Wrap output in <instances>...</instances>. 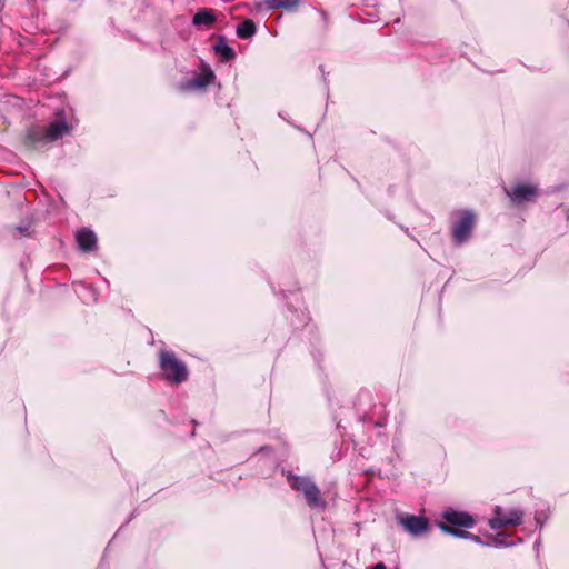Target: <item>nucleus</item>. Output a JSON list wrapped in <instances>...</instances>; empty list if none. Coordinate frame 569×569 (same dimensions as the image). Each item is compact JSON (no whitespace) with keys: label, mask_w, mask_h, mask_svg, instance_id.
<instances>
[{"label":"nucleus","mask_w":569,"mask_h":569,"mask_svg":"<svg viewBox=\"0 0 569 569\" xmlns=\"http://www.w3.org/2000/svg\"><path fill=\"white\" fill-rule=\"evenodd\" d=\"M303 496L307 500V505L310 508L326 507V501L321 497V492L315 482L309 486V488L303 492Z\"/></svg>","instance_id":"1a4fd4ad"},{"label":"nucleus","mask_w":569,"mask_h":569,"mask_svg":"<svg viewBox=\"0 0 569 569\" xmlns=\"http://www.w3.org/2000/svg\"><path fill=\"white\" fill-rule=\"evenodd\" d=\"M537 193V189L531 184H517L507 194L516 202L530 201Z\"/></svg>","instance_id":"0eeeda50"},{"label":"nucleus","mask_w":569,"mask_h":569,"mask_svg":"<svg viewBox=\"0 0 569 569\" xmlns=\"http://www.w3.org/2000/svg\"><path fill=\"white\" fill-rule=\"evenodd\" d=\"M17 230L23 236H29V226L28 227H17Z\"/></svg>","instance_id":"a211bd4d"},{"label":"nucleus","mask_w":569,"mask_h":569,"mask_svg":"<svg viewBox=\"0 0 569 569\" xmlns=\"http://www.w3.org/2000/svg\"><path fill=\"white\" fill-rule=\"evenodd\" d=\"M475 216H463L452 228V238L457 244L465 242L475 228Z\"/></svg>","instance_id":"20e7f679"},{"label":"nucleus","mask_w":569,"mask_h":569,"mask_svg":"<svg viewBox=\"0 0 569 569\" xmlns=\"http://www.w3.org/2000/svg\"><path fill=\"white\" fill-rule=\"evenodd\" d=\"M214 74L211 70H204L199 77L194 78L190 86L193 88H204L212 82Z\"/></svg>","instance_id":"4468645a"},{"label":"nucleus","mask_w":569,"mask_h":569,"mask_svg":"<svg viewBox=\"0 0 569 569\" xmlns=\"http://www.w3.org/2000/svg\"><path fill=\"white\" fill-rule=\"evenodd\" d=\"M257 31L256 24L252 20L248 19L237 27V36L241 39L251 38Z\"/></svg>","instance_id":"f8f14e48"},{"label":"nucleus","mask_w":569,"mask_h":569,"mask_svg":"<svg viewBox=\"0 0 569 569\" xmlns=\"http://www.w3.org/2000/svg\"><path fill=\"white\" fill-rule=\"evenodd\" d=\"M398 525L412 537H419L429 531L430 525L428 518L410 513H398L396 516Z\"/></svg>","instance_id":"7ed1b4c3"},{"label":"nucleus","mask_w":569,"mask_h":569,"mask_svg":"<svg viewBox=\"0 0 569 569\" xmlns=\"http://www.w3.org/2000/svg\"><path fill=\"white\" fill-rule=\"evenodd\" d=\"M288 481L293 490L301 491L302 493L313 483L311 479L302 476H290Z\"/></svg>","instance_id":"9b49d317"},{"label":"nucleus","mask_w":569,"mask_h":569,"mask_svg":"<svg viewBox=\"0 0 569 569\" xmlns=\"http://www.w3.org/2000/svg\"><path fill=\"white\" fill-rule=\"evenodd\" d=\"M441 517L442 520L438 522V527L443 533L451 535L460 539H471L475 542H480V538L478 536L466 530L476 525V520L470 513L449 508L442 512Z\"/></svg>","instance_id":"f257e3e1"},{"label":"nucleus","mask_w":569,"mask_h":569,"mask_svg":"<svg viewBox=\"0 0 569 569\" xmlns=\"http://www.w3.org/2000/svg\"><path fill=\"white\" fill-rule=\"evenodd\" d=\"M216 50H217V52H219L226 59H230V58L233 57L232 48H230L229 46H227L224 43L216 46Z\"/></svg>","instance_id":"f3484780"},{"label":"nucleus","mask_w":569,"mask_h":569,"mask_svg":"<svg viewBox=\"0 0 569 569\" xmlns=\"http://www.w3.org/2000/svg\"><path fill=\"white\" fill-rule=\"evenodd\" d=\"M523 513L519 510H512L509 513L502 512L503 521L507 526H518L522 522Z\"/></svg>","instance_id":"2eb2a0df"},{"label":"nucleus","mask_w":569,"mask_h":569,"mask_svg":"<svg viewBox=\"0 0 569 569\" xmlns=\"http://www.w3.org/2000/svg\"><path fill=\"white\" fill-rule=\"evenodd\" d=\"M74 238L80 251L88 253L97 249L98 238L90 228L82 227L78 229Z\"/></svg>","instance_id":"39448f33"},{"label":"nucleus","mask_w":569,"mask_h":569,"mask_svg":"<svg viewBox=\"0 0 569 569\" xmlns=\"http://www.w3.org/2000/svg\"><path fill=\"white\" fill-rule=\"evenodd\" d=\"M264 4L269 10L276 9H295L299 3L298 0H264Z\"/></svg>","instance_id":"ddd939ff"},{"label":"nucleus","mask_w":569,"mask_h":569,"mask_svg":"<svg viewBox=\"0 0 569 569\" xmlns=\"http://www.w3.org/2000/svg\"><path fill=\"white\" fill-rule=\"evenodd\" d=\"M300 2V0H298V3Z\"/></svg>","instance_id":"6ab92c4d"},{"label":"nucleus","mask_w":569,"mask_h":569,"mask_svg":"<svg viewBox=\"0 0 569 569\" xmlns=\"http://www.w3.org/2000/svg\"><path fill=\"white\" fill-rule=\"evenodd\" d=\"M489 525H490V528L495 529V530L501 529L507 526L503 521L502 510L500 507H497L496 516L489 520Z\"/></svg>","instance_id":"dca6fc26"},{"label":"nucleus","mask_w":569,"mask_h":569,"mask_svg":"<svg viewBox=\"0 0 569 569\" xmlns=\"http://www.w3.org/2000/svg\"><path fill=\"white\" fill-rule=\"evenodd\" d=\"M216 21V14L212 9H201L192 18V23L196 27H210Z\"/></svg>","instance_id":"9d476101"},{"label":"nucleus","mask_w":569,"mask_h":569,"mask_svg":"<svg viewBox=\"0 0 569 569\" xmlns=\"http://www.w3.org/2000/svg\"><path fill=\"white\" fill-rule=\"evenodd\" d=\"M46 128L50 142H53L70 132L69 124L62 119L49 123Z\"/></svg>","instance_id":"6e6552de"},{"label":"nucleus","mask_w":569,"mask_h":569,"mask_svg":"<svg viewBox=\"0 0 569 569\" xmlns=\"http://www.w3.org/2000/svg\"><path fill=\"white\" fill-rule=\"evenodd\" d=\"M159 368L163 378L171 385H180L188 380L189 371L186 363L173 351L161 350Z\"/></svg>","instance_id":"f03ea898"},{"label":"nucleus","mask_w":569,"mask_h":569,"mask_svg":"<svg viewBox=\"0 0 569 569\" xmlns=\"http://www.w3.org/2000/svg\"><path fill=\"white\" fill-rule=\"evenodd\" d=\"M24 143L31 148L50 143L46 126L34 124L27 131Z\"/></svg>","instance_id":"423d86ee"}]
</instances>
